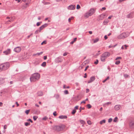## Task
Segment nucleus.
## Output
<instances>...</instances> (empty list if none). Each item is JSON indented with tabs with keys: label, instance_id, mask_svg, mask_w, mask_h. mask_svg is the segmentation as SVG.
<instances>
[{
	"label": "nucleus",
	"instance_id": "obj_24",
	"mask_svg": "<svg viewBox=\"0 0 134 134\" xmlns=\"http://www.w3.org/2000/svg\"><path fill=\"white\" fill-rule=\"evenodd\" d=\"M108 20H105L103 22V24L105 25L107 24L108 23Z\"/></svg>",
	"mask_w": 134,
	"mask_h": 134
},
{
	"label": "nucleus",
	"instance_id": "obj_38",
	"mask_svg": "<svg viewBox=\"0 0 134 134\" xmlns=\"http://www.w3.org/2000/svg\"><path fill=\"white\" fill-rule=\"evenodd\" d=\"M87 106L88 109L92 107L91 106L90 104H88L87 105Z\"/></svg>",
	"mask_w": 134,
	"mask_h": 134
},
{
	"label": "nucleus",
	"instance_id": "obj_16",
	"mask_svg": "<svg viewBox=\"0 0 134 134\" xmlns=\"http://www.w3.org/2000/svg\"><path fill=\"white\" fill-rule=\"evenodd\" d=\"M129 125L132 128H134V121H132L130 123Z\"/></svg>",
	"mask_w": 134,
	"mask_h": 134
},
{
	"label": "nucleus",
	"instance_id": "obj_59",
	"mask_svg": "<svg viewBox=\"0 0 134 134\" xmlns=\"http://www.w3.org/2000/svg\"><path fill=\"white\" fill-rule=\"evenodd\" d=\"M47 59V56H44L43 57V59L44 60H46Z\"/></svg>",
	"mask_w": 134,
	"mask_h": 134
},
{
	"label": "nucleus",
	"instance_id": "obj_3",
	"mask_svg": "<svg viewBox=\"0 0 134 134\" xmlns=\"http://www.w3.org/2000/svg\"><path fill=\"white\" fill-rule=\"evenodd\" d=\"M40 75L38 73L34 74L30 78V81L31 82H35L38 80L40 78Z\"/></svg>",
	"mask_w": 134,
	"mask_h": 134
},
{
	"label": "nucleus",
	"instance_id": "obj_46",
	"mask_svg": "<svg viewBox=\"0 0 134 134\" xmlns=\"http://www.w3.org/2000/svg\"><path fill=\"white\" fill-rule=\"evenodd\" d=\"M39 32V30H37L35 32V34H38Z\"/></svg>",
	"mask_w": 134,
	"mask_h": 134
},
{
	"label": "nucleus",
	"instance_id": "obj_34",
	"mask_svg": "<svg viewBox=\"0 0 134 134\" xmlns=\"http://www.w3.org/2000/svg\"><path fill=\"white\" fill-rule=\"evenodd\" d=\"M69 87H70L69 86L66 87L65 85H64L63 86V88H69Z\"/></svg>",
	"mask_w": 134,
	"mask_h": 134
},
{
	"label": "nucleus",
	"instance_id": "obj_15",
	"mask_svg": "<svg viewBox=\"0 0 134 134\" xmlns=\"http://www.w3.org/2000/svg\"><path fill=\"white\" fill-rule=\"evenodd\" d=\"M75 8V6L74 5H69L68 7L69 10H74Z\"/></svg>",
	"mask_w": 134,
	"mask_h": 134
},
{
	"label": "nucleus",
	"instance_id": "obj_12",
	"mask_svg": "<svg viewBox=\"0 0 134 134\" xmlns=\"http://www.w3.org/2000/svg\"><path fill=\"white\" fill-rule=\"evenodd\" d=\"M11 51L10 49H8L6 51L3 52V53L6 55H8L11 53Z\"/></svg>",
	"mask_w": 134,
	"mask_h": 134
},
{
	"label": "nucleus",
	"instance_id": "obj_26",
	"mask_svg": "<svg viewBox=\"0 0 134 134\" xmlns=\"http://www.w3.org/2000/svg\"><path fill=\"white\" fill-rule=\"evenodd\" d=\"M46 62H43L41 64V66L44 67L46 66Z\"/></svg>",
	"mask_w": 134,
	"mask_h": 134
},
{
	"label": "nucleus",
	"instance_id": "obj_43",
	"mask_svg": "<svg viewBox=\"0 0 134 134\" xmlns=\"http://www.w3.org/2000/svg\"><path fill=\"white\" fill-rule=\"evenodd\" d=\"M80 8V5H79L77 4L76 6V9H79Z\"/></svg>",
	"mask_w": 134,
	"mask_h": 134
},
{
	"label": "nucleus",
	"instance_id": "obj_17",
	"mask_svg": "<svg viewBox=\"0 0 134 134\" xmlns=\"http://www.w3.org/2000/svg\"><path fill=\"white\" fill-rule=\"evenodd\" d=\"M67 117L66 115H60L59 117V118L60 119H66Z\"/></svg>",
	"mask_w": 134,
	"mask_h": 134
},
{
	"label": "nucleus",
	"instance_id": "obj_22",
	"mask_svg": "<svg viewBox=\"0 0 134 134\" xmlns=\"http://www.w3.org/2000/svg\"><path fill=\"white\" fill-rule=\"evenodd\" d=\"M105 122H106L105 120V119H104L103 120H102L100 121V124L102 125L103 123H105Z\"/></svg>",
	"mask_w": 134,
	"mask_h": 134
},
{
	"label": "nucleus",
	"instance_id": "obj_50",
	"mask_svg": "<svg viewBox=\"0 0 134 134\" xmlns=\"http://www.w3.org/2000/svg\"><path fill=\"white\" fill-rule=\"evenodd\" d=\"M62 2L65 3L67 2V0H61Z\"/></svg>",
	"mask_w": 134,
	"mask_h": 134
},
{
	"label": "nucleus",
	"instance_id": "obj_23",
	"mask_svg": "<svg viewBox=\"0 0 134 134\" xmlns=\"http://www.w3.org/2000/svg\"><path fill=\"white\" fill-rule=\"evenodd\" d=\"M99 40V39L97 38L94 40V43H96L98 42Z\"/></svg>",
	"mask_w": 134,
	"mask_h": 134
},
{
	"label": "nucleus",
	"instance_id": "obj_51",
	"mask_svg": "<svg viewBox=\"0 0 134 134\" xmlns=\"http://www.w3.org/2000/svg\"><path fill=\"white\" fill-rule=\"evenodd\" d=\"M41 23V22L40 23V22H37L36 24L37 26H39L40 25V23Z\"/></svg>",
	"mask_w": 134,
	"mask_h": 134
},
{
	"label": "nucleus",
	"instance_id": "obj_29",
	"mask_svg": "<svg viewBox=\"0 0 134 134\" xmlns=\"http://www.w3.org/2000/svg\"><path fill=\"white\" fill-rule=\"evenodd\" d=\"M85 109V108H84V107L82 108V107H81L79 109V112H81V110H84Z\"/></svg>",
	"mask_w": 134,
	"mask_h": 134
},
{
	"label": "nucleus",
	"instance_id": "obj_39",
	"mask_svg": "<svg viewBox=\"0 0 134 134\" xmlns=\"http://www.w3.org/2000/svg\"><path fill=\"white\" fill-rule=\"evenodd\" d=\"M111 102H107V103H105V105H109V104H111Z\"/></svg>",
	"mask_w": 134,
	"mask_h": 134
},
{
	"label": "nucleus",
	"instance_id": "obj_21",
	"mask_svg": "<svg viewBox=\"0 0 134 134\" xmlns=\"http://www.w3.org/2000/svg\"><path fill=\"white\" fill-rule=\"evenodd\" d=\"M4 79L1 78L0 79V82L1 84L3 83L4 82Z\"/></svg>",
	"mask_w": 134,
	"mask_h": 134
},
{
	"label": "nucleus",
	"instance_id": "obj_8",
	"mask_svg": "<svg viewBox=\"0 0 134 134\" xmlns=\"http://www.w3.org/2000/svg\"><path fill=\"white\" fill-rule=\"evenodd\" d=\"M107 16V15L106 14H102L99 16L98 20H103L104 18V17H106Z\"/></svg>",
	"mask_w": 134,
	"mask_h": 134
},
{
	"label": "nucleus",
	"instance_id": "obj_44",
	"mask_svg": "<svg viewBox=\"0 0 134 134\" xmlns=\"http://www.w3.org/2000/svg\"><path fill=\"white\" fill-rule=\"evenodd\" d=\"M112 120V119L111 118H109L108 120V122L109 123L111 122Z\"/></svg>",
	"mask_w": 134,
	"mask_h": 134
},
{
	"label": "nucleus",
	"instance_id": "obj_14",
	"mask_svg": "<svg viewBox=\"0 0 134 134\" xmlns=\"http://www.w3.org/2000/svg\"><path fill=\"white\" fill-rule=\"evenodd\" d=\"M121 107L120 105H116L114 107V109L116 110H119Z\"/></svg>",
	"mask_w": 134,
	"mask_h": 134
},
{
	"label": "nucleus",
	"instance_id": "obj_41",
	"mask_svg": "<svg viewBox=\"0 0 134 134\" xmlns=\"http://www.w3.org/2000/svg\"><path fill=\"white\" fill-rule=\"evenodd\" d=\"M118 119V118L117 117H116L113 120V121L114 122H116L117 121V120Z\"/></svg>",
	"mask_w": 134,
	"mask_h": 134
},
{
	"label": "nucleus",
	"instance_id": "obj_32",
	"mask_svg": "<svg viewBox=\"0 0 134 134\" xmlns=\"http://www.w3.org/2000/svg\"><path fill=\"white\" fill-rule=\"evenodd\" d=\"M43 53V52H41L40 53H37L34 54L33 55H40L42 54Z\"/></svg>",
	"mask_w": 134,
	"mask_h": 134
},
{
	"label": "nucleus",
	"instance_id": "obj_53",
	"mask_svg": "<svg viewBox=\"0 0 134 134\" xmlns=\"http://www.w3.org/2000/svg\"><path fill=\"white\" fill-rule=\"evenodd\" d=\"M121 59V57H118L115 59V60H117L119 59Z\"/></svg>",
	"mask_w": 134,
	"mask_h": 134
},
{
	"label": "nucleus",
	"instance_id": "obj_35",
	"mask_svg": "<svg viewBox=\"0 0 134 134\" xmlns=\"http://www.w3.org/2000/svg\"><path fill=\"white\" fill-rule=\"evenodd\" d=\"M64 92L65 94H68L69 93L68 91L67 90H65L64 91Z\"/></svg>",
	"mask_w": 134,
	"mask_h": 134
},
{
	"label": "nucleus",
	"instance_id": "obj_47",
	"mask_svg": "<svg viewBox=\"0 0 134 134\" xmlns=\"http://www.w3.org/2000/svg\"><path fill=\"white\" fill-rule=\"evenodd\" d=\"M87 124L89 125H91V121L90 120H88L87 121Z\"/></svg>",
	"mask_w": 134,
	"mask_h": 134
},
{
	"label": "nucleus",
	"instance_id": "obj_49",
	"mask_svg": "<svg viewBox=\"0 0 134 134\" xmlns=\"http://www.w3.org/2000/svg\"><path fill=\"white\" fill-rule=\"evenodd\" d=\"M27 121H29L31 123H32L33 122V121L30 119H29L27 120Z\"/></svg>",
	"mask_w": 134,
	"mask_h": 134
},
{
	"label": "nucleus",
	"instance_id": "obj_60",
	"mask_svg": "<svg viewBox=\"0 0 134 134\" xmlns=\"http://www.w3.org/2000/svg\"><path fill=\"white\" fill-rule=\"evenodd\" d=\"M90 91L87 88L86 89V92L88 93Z\"/></svg>",
	"mask_w": 134,
	"mask_h": 134
},
{
	"label": "nucleus",
	"instance_id": "obj_31",
	"mask_svg": "<svg viewBox=\"0 0 134 134\" xmlns=\"http://www.w3.org/2000/svg\"><path fill=\"white\" fill-rule=\"evenodd\" d=\"M55 98L57 99H58L59 97V94H55Z\"/></svg>",
	"mask_w": 134,
	"mask_h": 134
},
{
	"label": "nucleus",
	"instance_id": "obj_9",
	"mask_svg": "<svg viewBox=\"0 0 134 134\" xmlns=\"http://www.w3.org/2000/svg\"><path fill=\"white\" fill-rule=\"evenodd\" d=\"M96 10L94 8L91 9L88 12L89 14V15L91 16L95 12Z\"/></svg>",
	"mask_w": 134,
	"mask_h": 134
},
{
	"label": "nucleus",
	"instance_id": "obj_63",
	"mask_svg": "<svg viewBox=\"0 0 134 134\" xmlns=\"http://www.w3.org/2000/svg\"><path fill=\"white\" fill-rule=\"evenodd\" d=\"M106 9V8L105 7H103L102 8V9H101V10H105Z\"/></svg>",
	"mask_w": 134,
	"mask_h": 134
},
{
	"label": "nucleus",
	"instance_id": "obj_30",
	"mask_svg": "<svg viewBox=\"0 0 134 134\" xmlns=\"http://www.w3.org/2000/svg\"><path fill=\"white\" fill-rule=\"evenodd\" d=\"M30 109L27 110L25 111V113L27 115H28L29 114V113L30 111Z\"/></svg>",
	"mask_w": 134,
	"mask_h": 134
},
{
	"label": "nucleus",
	"instance_id": "obj_61",
	"mask_svg": "<svg viewBox=\"0 0 134 134\" xmlns=\"http://www.w3.org/2000/svg\"><path fill=\"white\" fill-rule=\"evenodd\" d=\"M124 47H125V49H127V47H128V46L126 45V44L124 45Z\"/></svg>",
	"mask_w": 134,
	"mask_h": 134
},
{
	"label": "nucleus",
	"instance_id": "obj_28",
	"mask_svg": "<svg viewBox=\"0 0 134 134\" xmlns=\"http://www.w3.org/2000/svg\"><path fill=\"white\" fill-rule=\"evenodd\" d=\"M25 125L26 126H27L28 125H30V122H25L24 123Z\"/></svg>",
	"mask_w": 134,
	"mask_h": 134
},
{
	"label": "nucleus",
	"instance_id": "obj_64",
	"mask_svg": "<svg viewBox=\"0 0 134 134\" xmlns=\"http://www.w3.org/2000/svg\"><path fill=\"white\" fill-rule=\"evenodd\" d=\"M67 55V53L66 52L64 53L63 54V55L64 56H65Z\"/></svg>",
	"mask_w": 134,
	"mask_h": 134
},
{
	"label": "nucleus",
	"instance_id": "obj_37",
	"mask_svg": "<svg viewBox=\"0 0 134 134\" xmlns=\"http://www.w3.org/2000/svg\"><path fill=\"white\" fill-rule=\"evenodd\" d=\"M120 63V61L119 60L116 61L115 63V64H116V65H118V64H119Z\"/></svg>",
	"mask_w": 134,
	"mask_h": 134
},
{
	"label": "nucleus",
	"instance_id": "obj_7",
	"mask_svg": "<svg viewBox=\"0 0 134 134\" xmlns=\"http://www.w3.org/2000/svg\"><path fill=\"white\" fill-rule=\"evenodd\" d=\"M63 61V59L61 57L57 58L55 60V62L57 63L62 62Z\"/></svg>",
	"mask_w": 134,
	"mask_h": 134
},
{
	"label": "nucleus",
	"instance_id": "obj_10",
	"mask_svg": "<svg viewBox=\"0 0 134 134\" xmlns=\"http://www.w3.org/2000/svg\"><path fill=\"white\" fill-rule=\"evenodd\" d=\"M21 50V48L19 47H16L14 49V51L17 53L20 52Z\"/></svg>",
	"mask_w": 134,
	"mask_h": 134
},
{
	"label": "nucleus",
	"instance_id": "obj_2",
	"mask_svg": "<svg viewBox=\"0 0 134 134\" xmlns=\"http://www.w3.org/2000/svg\"><path fill=\"white\" fill-rule=\"evenodd\" d=\"M110 55V53L108 52H105L103 53L100 56V59L102 62H104L106 59Z\"/></svg>",
	"mask_w": 134,
	"mask_h": 134
},
{
	"label": "nucleus",
	"instance_id": "obj_1",
	"mask_svg": "<svg viewBox=\"0 0 134 134\" xmlns=\"http://www.w3.org/2000/svg\"><path fill=\"white\" fill-rule=\"evenodd\" d=\"M65 127L64 125L61 124L59 125L54 126L53 127V129L55 131L58 132L63 131Z\"/></svg>",
	"mask_w": 134,
	"mask_h": 134
},
{
	"label": "nucleus",
	"instance_id": "obj_18",
	"mask_svg": "<svg viewBox=\"0 0 134 134\" xmlns=\"http://www.w3.org/2000/svg\"><path fill=\"white\" fill-rule=\"evenodd\" d=\"M38 96H41L43 95V93L42 91H39L37 93Z\"/></svg>",
	"mask_w": 134,
	"mask_h": 134
},
{
	"label": "nucleus",
	"instance_id": "obj_20",
	"mask_svg": "<svg viewBox=\"0 0 134 134\" xmlns=\"http://www.w3.org/2000/svg\"><path fill=\"white\" fill-rule=\"evenodd\" d=\"M88 12L87 13H86L84 15V17L86 18H87L89 16H91L90 15H89V14H88Z\"/></svg>",
	"mask_w": 134,
	"mask_h": 134
},
{
	"label": "nucleus",
	"instance_id": "obj_58",
	"mask_svg": "<svg viewBox=\"0 0 134 134\" xmlns=\"http://www.w3.org/2000/svg\"><path fill=\"white\" fill-rule=\"evenodd\" d=\"M32 33H31L30 35H28L27 36V38H29L32 35Z\"/></svg>",
	"mask_w": 134,
	"mask_h": 134
},
{
	"label": "nucleus",
	"instance_id": "obj_57",
	"mask_svg": "<svg viewBox=\"0 0 134 134\" xmlns=\"http://www.w3.org/2000/svg\"><path fill=\"white\" fill-rule=\"evenodd\" d=\"M36 64H38L39 63L38 62V60H36L35 63Z\"/></svg>",
	"mask_w": 134,
	"mask_h": 134
},
{
	"label": "nucleus",
	"instance_id": "obj_25",
	"mask_svg": "<svg viewBox=\"0 0 134 134\" xmlns=\"http://www.w3.org/2000/svg\"><path fill=\"white\" fill-rule=\"evenodd\" d=\"M80 123L82 124H83V125H84V124L85 123V121H84L83 120H80Z\"/></svg>",
	"mask_w": 134,
	"mask_h": 134
},
{
	"label": "nucleus",
	"instance_id": "obj_54",
	"mask_svg": "<svg viewBox=\"0 0 134 134\" xmlns=\"http://www.w3.org/2000/svg\"><path fill=\"white\" fill-rule=\"evenodd\" d=\"M53 115L54 116H56L57 115V114L56 113V112L55 111L53 113Z\"/></svg>",
	"mask_w": 134,
	"mask_h": 134
},
{
	"label": "nucleus",
	"instance_id": "obj_5",
	"mask_svg": "<svg viewBox=\"0 0 134 134\" xmlns=\"http://www.w3.org/2000/svg\"><path fill=\"white\" fill-rule=\"evenodd\" d=\"M4 70L8 69L9 67L10 64L9 62H7L2 64Z\"/></svg>",
	"mask_w": 134,
	"mask_h": 134
},
{
	"label": "nucleus",
	"instance_id": "obj_13",
	"mask_svg": "<svg viewBox=\"0 0 134 134\" xmlns=\"http://www.w3.org/2000/svg\"><path fill=\"white\" fill-rule=\"evenodd\" d=\"M47 25L48 24H45L41 26L39 28V32H40L42 30H43L45 27H47Z\"/></svg>",
	"mask_w": 134,
	"mask_h": 134
},
{
	"label": "nucleus",
	"instance_id": "obj_33",
	"mask_svg": "<svg viewBox=\"0 0 134 134\" xmlns=\"http://www.w3.org/2000/svg\"><path fill=\"white\" fill-rule=\"evenodd\" d=\"M38 117L37 116H34L33 117V118L34 120L35 121L38 118Z\"/></svg>",
	"mask_w": 134,
	"mask_h": 134
},
{
	"label": "nucleus",
	"instance_id": "obj_27",
	"mask_svg": "<svg viewBox=\"0 0 134 134\" xmlns=\"http://www.w3.org/2000/svg\"><path fill=\"white\" fill-rule=\"evenodd\" d=\"M109 78V76L107 77V78L103 81V83H105L107 80H108Z\"/></svg>",
	"mask_w": 134,
	"mask_h": 134
},
{
	"label": "nucleus",
	"instance_id": "obj_45",
	"mask_svg": "<svg viewBox=\"0 0 134 134\" xmlns=\"http://www.w3.org/2000/svg\"><path fill=\"white\" fill-rule=\"evenodd\" d=\"M98 60L97 59L96 60V61L94 62V64L96 65L98 63Z\"/></svg>",
	"mask_w": 134,
	"mask_h": 134
},
{
	"label": "nucleus",
	"instance_id": "obj_52",
	"mask_svg": "<svg viewBox=\"0 0 134 134\" xmlns=\"http://www.w3.org/2000/svg\"><path fill=\"white\" fill-rule=\"evenodd\" d=\"M89 67V66L88 65H87V66H86V67L85 70H84V71H86V70L88 69V68Z\"/></svg>",
	"mask_w": 134,
	"mask_h": 134
},
{
	"label": "nucleus",
	"instance_id": "obj_48",
	"mask_svg": "<svg viewBox=\"0 0 134 134\" xmlns=\"http://www.w3.org/2000/svg\"><path fill=\"white\" fill-rule=\"evenodd\" d=\"M46 41H43L41 43V45H43V44H46Z\"/></svg>",
	"mask_w": 134,
	"mask_h": 134
},
{
	"label": "nucleus",
	"instance_id": "obj_6",
	"mask_svg": "<svg viewBox=\"0 0 134 134\" xmlns=\"http://www.w3.org/2000/svg\"><path fill=\"white\" fill-rule=\"evenodd\" d=\"M134 17V12H132L127 15L128 18H132Z\"/></svg>",
	"mask_w": 134,
	"mask_h": 134
},
{
	"label": "nucleus",
	"instance_id": "obj_11",
	"mask_svg": "<svg viewBox=\"0 0 134 134\" xmlns=\"http://www.w3.org/2000/svg\"><path fill=\"white\" fill-rule=\"evenodd\" d=\"M95 79V77L94 76H93L91 77L90 80L88 81V83H90L94 81Z\"/></svg>",
	"mask_w": 134,
	"mask_h": 134
},
{
	"label": "nucleus",
	"instance_id": "obj_4",
	"mask_svg": "<svg viewBox=\"0 0 134 134\" xmlns=\"http://www.w3.org/2000/svg\"><path fill=\"white\" fill-rule=\"evenodd\" d=\"M129 35V33L128 32L123 33L118 36L117 38L120 39H123L127 37Z\"/></svg>",
	"mask_w": 134,
	"mask_h": 134
},
{
	"label": "nucleus",
	"instance_id": "obj_55",
	"mask_svg": "<svg viewBox=\"0 0 134 134\" xmlns=\"http://www.w3.org/2000/svg\"><path fill=\"white\" fill-rule=\"evenodd\" d=\"M79 108L78 106H76L75 107V109H78Z\"/></svg>",
	"mask_w": 134,
	"mask_h": 134
},
{
	"label": "nucleus",
	"instance_id": "obj_42",
	"mask_svg": "<svg viewBox=\"0 0 134 134\" xmlns=\"http://www.w3.org/2000/svg\"><path fill=\"white\" fill-rule=\"evenodd\" d=\"M47 118L46 116H45L42 118V119L43 120H46L47 119Z\"/></svg>",
	"mask_w": 134,
	"mask_h": 134
},
{
	"label": "nucleus",
	"instance_id": "obj_56",
	"mask_svg": "<svg viewBox=\"0 0 134 134\" xmlns=\"http://www.w3.org/2000/svg\"><path fill=\"white\" fill-rule=\"evenodd\" d=\"M7 126L6 125H5L4 126V129H7Z\"/></svg>",
	"mask_w": 134,
	"mask_h": 134
},
{
	"label": "nucleus",
	"instance_id": "obj_19",
	"mask_svg": "<svg viewBox=\"0 0 134 134\" xmlns=\"http://www.w3.org/2000/svg\"><path fill=\"white\" fill-rule=\"evenodd\" d=\"M4 69L3 66L2 64L0 65V71H4Z\"/></svg>",
	"mask_w": 134,
	"mask_h": 134
},
{
	"label": "nucleus",
	"instance_id": "obj_62",
	"mask_svg": "<svg viewBox=\"0 0 134 134\" xmlns=\"http://www.w3.org/2000/svg\"><path fill=\"white\" fill-rule=\"evenodd\" d=\"M9 22H11V21H10V20H8L6 22V24L8 23Z\"/></svg>",
	"mask_w": 134,
	"mask_h": 134
},
{
	"label": "nucleus",
	"instance_id": "obj_40",
	"mask_svg": "<svg viewBox=\"0 0 134 134\" xmlns=\"http://www.w3.org/2000/svg\"><path fill=\"white\" fill-rule=\"evenodd\" d=\"M124 76L125 78H128L129 76V75L127 74H124Z\"/></svg>",
	"mask_w": 134,
	"mask_h": 134
},
{
	"label": "nucleus",
	"instance_id": "obj_36",
	"mask_svg": "<svg viewBox=\"0 0 134 134\" xmlns=\"http://www.w3.org/2000/svg\"><path fill=\"white\" fill-rule=\"evenodd\" d=\"M76 110L75 109H74L72 111V114L73 115L76 112Z\"/></svg>",
	"mask_w": 134,
	"mask_h": 134
}]
</instances>
